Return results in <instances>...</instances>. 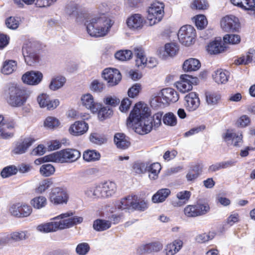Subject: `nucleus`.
Here are the masks:
<instances>
[{
  "mask_svg": "<svg viewBox=\"0 0 255 255\" xmlns=\"http://www.w3.org/2000/svg\"><path fill=\"white\" fill-rule=\"evenodd\" d=\"M127 124L132 126L135 132L139 134L150 132L153 125L149 120L148 108L140 102L136 104L127 119Z\"/></svg>",
  "mask_w": 255,
  "mask_h": 255,
  "instance_id": "1",
  "label": "nucleus"
},
{
  "mask_svg": "<svg viewBox=\"0 0 255 255\" xmlns=\"http://www.w3.org/2000/svg\"><path fill=\"white\" fill-rule=\"evenodd\" d=\"M112 25L111 20L107 17H94L87 24V31L92 37H104L107 34Z\"/></svg>",
  "mask_w": 255,
  "mask_h": 255,
  "instance_id": "2",
  "label": "nucleus"
},
{
  "mask_svg": "<svg viewBox=\"0 0 255 255\" xmlns=\"http://www.w3.org/2000/svg\"><path fill=\"white\" fill-rule=\"evenodd\" d=\"M81 157L80 152L76 149L66 148L45 156L46 161L54 162L72 163Z\"/></svg>",
  "mask_w": 255,
  "mask_h": 255,
  "instance_id": "3",
  "label": "nucleus"
},
{
  "mask_svg": "<svg viewBox=\"0 0 255 255\" xmlns=\"http://www.w3.org/2000/svg\"><path fill=\"white\" fill-rule=\"evenodd\" d=\"M9 97L7 102L12 107H18L26 102L28 95L26 90L16 86H11L8 88Z\"/></svg>",
  "mask_w": 255,
  "mask_h": 255,
  "instance_id": "4",
  "label": "nucleus"
},
{
  "mask_svg": "<svg viewBox=\"0 0 255 255\" xmlns=\"http://www.w3.org/2000/svg\"><path fill=\"white\" fill-rule=\"evenodd\" d=\"M74 214L75 213L71 211L61 214L51 219V220L52 221L38 225L36 227V229L39 232L44 233L56 232L59 230H61L60 224L59 220L74 215Z\"/></svg>",
  "mask_w": 255,
  "mask_h": 255,
  "instance_id": "5",
  "label": "nucleus"
},
{
  "mask_svg": "<svg viewBox=\"0 0 255 255\" xmlns=\"http://www.w3.org/2000/svg\"><path fill=\"white\" fill-rule=\"evenodd\" d=\"M210 207L207 202H196L195 204L188 205L183 209V213L187 218H195L208 213Z\"/></svg>",
  "mask_w": 255,
  "mask_h": 255,
  "instance_id": "6",
  "label": "nucleus"
},
{
  "mask_svg": "<svg viewBox=\"0 0 255 255\" xmlns=\"http://www.w3.org/2000/svg\"><path fill=\"white\" fill-rule=\"evenodd\" d=\"M164 8L163 2L155 1L151 4L148 9L147 17L150 25H154L161 20L164 14Z\"/></svg>",
  "mask_w": 255,
  "mask_h": 255,
  "instance_id": "7",
  "label": "nucleus"
},
{
  "mask_svg": "<svg viewBox=\"0 0 255 255\" xmlns=\"http://www.w3.org/2000/svg\"><path fill=\"white\" fill-rule=\"evenodd\" d=\"M22 54L27 65L35 66L40 61V56L35 46L31 42L25 43L22 48Z\"/></svg>",
  "mask_w": 255,
  "mask_h": 255,
  "instance_id": "8",
  "label": "nucleus"
},
{
  "mask_svg": "<svg viewBox=\"0 0 255 255\" xmlns=\"http://www.w3.org/2000/svg\"><path fill=\"white\" fill-rule=\"evenodd\" d=\"M196 37V30L190 25L182 26L178 32V38L180 42L186 46L193 44L195 41Z\"/></svg>",
  "mask_w": 255,
  "mask_h": 255,
  "instance_id": "9",
  "label": "nucleus"
},
{
  "mask_svg": "<svg viewBox=\"0 0 255 255\" xmlns=\"http://www.w3.org/2000/svg\"><path fill=\"white\" fill-rule=\"evenodd\" d=\"M9 214L17 218L29 217L32 212V207L24 202H17L12 204L8 209Z\"/></svg>",
  "mask_w": 255,
  "mask_h": 255,
  "instance_id": "10",
  "label": "nucleus"
},
{
  "mask_svg": "<svg viewBox=\"0 0 255 255\" xmlns=\"http://www.w3.org/2000/svg\"><path fill=\"white\" fill-rule=\"evenodd\" d=\"M49 200L54 205L66 204L69 196L66 189L63 187H55L49 193Z\"/></svg>",
  "mask_w": 255,
  "mask_h": 255,
  "instance_id": "11",
  "label": "nucleus"
},
{
  "mask_svg": "<svg viewBox=\"0 0 255 255\" xmlns=\"http://www.w3.org/2000/svg\"><path fill=\"white\" fill-rule=\"evenodd\" d=\"M103 77L107 81L109 86L113 87L119 84L122 79L120 71L115 68H109L104 70Z\"/></svg>",
  "mask_w": 255,
  "mask_h": 255,
  "instance_id": "12",
  "label": "nucleus"
},
{
  "mask_svg": "<svg viewBox=\"0 0 255 255\" xmlns=\"http://www.w3.org/2000/svg\"><path fill=\"white\" fill-rule=\"evenodd\" d=\"M36 141V139L32 136H29L21 139L15 142L12 152L15 154H22L25 153L28 148Z\"/></svg>",
  "mask_w": 255,
  "mask_h": 255,
  "instance_id": "13",
  "label": "nucleus"
},
{
  "mask_svg": "<svg viewBox=\"0 0 255 255\" xmlns=\"http://www.w3.org/2000/svg\"><path fill=\"white\" fill-rule=\"evenodd\" d=\"M221 26L226 31H236L240 27L239 19L234 15H226L222 18Z\"/></svg>",
  "mask_w": 255,
  "mask_h": 255,
  "instance_id": "14",
  "label": "nucleus"
},
{
  "mask_svg": "<svg viewBox=\"0 0 255 255\" xmlns=\"http://www.w3.org/2000/svg\"><path fill=\"white\" fill-rule=\"evenodd\" d=\"M37 101L41 108H46L48 110H52L56 108L59 105L58 99L51 100L46 94H42L37 97Z\"/></svg>",
  "mask_w": 255,
  "mask_h": 255,
  "instance_id": "15",
  "label": "nucleus"
},
{
  "mask_svg": "<svg viewBox=\"0 0 255 255\" xmlns=\"http://www.w3.org/2000/svg\"><path fill=\"white\" fill-rule=\"evenodd\" d=\"M43 79V75L39 71H31L27 72L22 76L24 83L30 85H36L39 84Z\"/></svg>",
  "mask_w": 255,
  "mask_h": 255,
  "instance_id": "16",
  "label": "nucleus"
},
{
  "mask_svg": "<svg viewBox=\"0 0 255 255\" xmlns=\"http://www.w3.org/2000/svg\"><path fill=\"white\" fill-rule=\"evenodd\" d=\"M194 78L185 74L180 76V80L176 83V87L182 93L187 92L192 89Z\"/></svg>",
  "mask_w": 255,
  "mask_h": 255,
  "instance_id": "17",
  "label": "nucleus"
},
{
  "mask_svg": "<svg viewBox=\"0 0 255 255\" xmlns=\"http://www.w3.org/2000/svg\"><path fill=\"white\" fill-rule=\"evenodd\" d=\"M185 106L189 111L196 110L199 106L200 101L198 95L195 92L188 93L184 98Z\"/></svg>",
  "mask_w": 255,
  "mask_h": 255,
  "instance_id": "18",
  "label": "nucleus"
},
{
  "mask_svg": "<svg viewBox=\"0 0 255 255\" xmlns=\"http://www.w3.org/2000/svg\"><path fill=\"white\" fill-rule=\"evenodd\" d=\"M227 48L225 42L219 38L211 42L207 46V50L210 54H217L224 52Z\"/></svg>",
  "mask_w": 255,
  "mask_h": 255,
  "instance_id": "19",
  "label": "nucleus"
},
{
  "mask_svg": "<svg viewBox=\"0 0 255 255\" xmlns=\"http://www.w3.org/2000/svg\"><path fill=\"white\" fill-rule=\"evenodd\" d=\"M83 105L90 110L92 113H97L102 105L94 101L93 96L90 94H85L81 97Z\"/></svg>",
  "mask_w": 255,
  "mask_h": 255,
  "instance_id": "20",
  "label": "nucleus"
},
{
  "mask_svg": "<svg viewBox=\"0 0 255 255\" xmlns=\"http://www.w3.org/2000/svg\"><path fill=\"white\" fill-rule=\"evenodd\" d=\"M161 97L164 103L167 104L175 103L179 99V95L177 92L171 88L163 89L161 91Z\"/></svg>",
  "mask_w": 255,
  "mask_h": 255,
  "instance_id": "21",
  "label": "nucleus"
},
{
  "mask_svg": "<svg viewBox=\"0 0 255 255\" xmlns=\"http://www.w3.org/2000/svg\"><path fill=\"white\" fill-rule=\"evenodd\" d=\"M89 128L87 123L84 121H76L70 126L69 131L75 136L81 135L87 132Z\"/></svg>",
  "mask_w": 255,
  "mask_h": 255,
  "instance_id": "22",
  "label": "nucleus"
},
{
  "mask_svg": "<svg viewBox=\"0 0 255 255\" xmlns=\"http://www.w3.org/2000/svg\"><path fill=\"white\" fill-rule=\"evenodd\" d=\"M83 219L81 217L73 216V215L59 220L61 230L70 228L75 225L80 224Z\"/></svg>",
  "mask_w": 255,
  "mask_h": 255,
  "instance_id": "23",
  "label": "nucleus"
},
{
  "mask_svg": "<svg viewBox=\"0 0 255 255\" xmlns=\"http://www.w3.org/2000/svg\"><path fill=\"white\" fill-rule=\"evenodd\" d=\"M183 242L180 239L173 241L166 245L163 250L164 255H174L177 254L183 247Z\"/></svg>",
  "mask_w": 255,
  "mask_h": 255,
  "instance_id": "24",
  "label": "nucleus"
},
{
  "mask_svg": "<svg viewBox=\"0 0 255 255\" xmlns=\"http://www.w3.org/2000/svg\"><path fill=\"white\" fill-rule=\"evenodd\" d=\"M144 19L140 14H133L127 20V24L130 29H137L143 26Z\"/></svg>",
  "mask_w": 255,
  "mask_h": 255,
  "instance_id": "25",
  "label": "nucleus"
},
{
  "mask_svg": "<svg viewBox=\"0 0 255 255\" xmlns=\"http://www.w3.org/2000/svg\"><path fill=\"white\" fill-rule=\"evenodd\" d=\"M222 137L224 141L228 142L232 141V144L235 146H238L240 143L243 142V135L242 134L240 135L236 133L232 132L230 129H227L226 133L222 135Z\"/></svg>",
  "mask_w": 255,
  "mask_h": 255,
  "instance_id": "26",
  "label": "nucleus"
},
{
  "mask_svg": "<svg viewBox=\"0 0 255 255\" xmlns=\"http://www.w3.org/2000/svg\"><path fill=\"white\" fill-rule=\"evenodd\" d=\"M114 142L117 147L121 149H126L130 145L129 137L123 133H117L115 134Z\"/></svg>",
  "mask_w": 255,
  "mask_h": 255,
  "instance_id": "27",
  "label": "nucleus"
},
{
  "mask_svg": "<svg viewBox=\"0 0 255 255\" xmlns=\"http://www.w3.org/2000/svg\"><path fill=\"white\" fill-rule=\"evenodd\" d=\"M203 165L197 163L191 165L188 172L186 175L187 181H194L202 173Z\"/></svg>",
  "mask_w": 255,
  "mask_h": 255,
  "instance_id": "28",
  "label": "nucleus"
},
{
  "mask_svg": "<svg viewBox=\"0 0 255 255\" xmlns=\"http://www.w3.org/2000/svg\"><path fill=\"white\" fill-rule=\"evenodd\" d=\"M163 248V245L160 242H154L147 244L140 248V253L149 254L152 252H158Z\"/></svg>",
  "mask_w": 255,
  "mask_h": 255,
  "instance_id": "29",
  "label": "nucleus"
},
{
  "mask_svg": "<svg viewBox=\"0 0 255 255\" xmlns=\"http://www.w3.org/2000/svg\"><path fill=\"white\" fill-rule=\"evenodd\" d=\"M201 67V63L199 60L191 58L186 60L183 64V70L186 72L195 71Z\"/></svg>",
  "mask_w": 255,
  "mask_h": 255,
  "instance_id": "30",
  "label": "nucleus"
},
{
  "mask_svg": "<svg viewBox=\"0 0 255 255\" xmlns=\"http://www.w3.org/2000/svg\"><path fill=\"white\" fill-rule=\"evenodd\" d=\"M26 231L14 232L10 234L9 238L0 239V244H5L8 243L10 239L18 242L25 240L28 238Z\"/></svg>",
  "mask_w": 255,
  "mask_h": 255,
  "instance_id": "31",
  "label": "nucleus"
},
{
  "mask_svg": "<svg viewBox=\"0 0 255 255\" xmlns=\"http://www.w3.org/2000/svg\"><path fill=\"white\" fill-rule=\"evenodd\" d=\"M231 1L243 9L255 12V0H231Z\"/></svg>",
  "mask_w": 255,
  "mask_h": 255,
  "instance_id": "32",
  "label": "nucleus"
},
{
  "mask_svg": "<svg viewBox=\"0 0 255 255\" xmlns=\"http://www.w3.org/2000/svg\"><path fill=\"white\" fill-rule=\"evenodd\" d=\"M171 194V191L168 188H162L158 190L152 197L153 203H158L164 202Z\"/></svg>",
  "mask_w": 255,
  "mask_h": 255,
  "instance_id": "33",
  "label": "nucleus"
},
{
  "mask_svg": "<svg viewBox=\"0 0 255 255\" xmlns=\"http://www.w3.org/2000/svg\"><path fill=\"white\" fill-rule=\"evenodd\" d=\"M136 57L135 64L138 67H145L147 58L144 55L143 49L141 47H137L134 49Z\"/></svg>",
  "mask_w": 255,
  "mask_h": 255,
  "instance_id": "34",
  "label": "nucleus"
},
{
  "mask_svg": "<svg viewBox=\"0 0 255 255\" xmlns=\"http://www.w3.org/2000/svg\"><path fill=\"white\" fill-rule=\"evenodd\" d=\"M229 77V72L222 69L217 70L213 75L214 80L218 84L226 83L228 81Z\"/></svg>",
  "mask_w": 255,
  "mask_h": 255,
  "instance_id": "35",
  "label": "nucleus"
},
{
  "mask_svg": "<svg viewBox=\"0 0 255 255\" xmlns=\"http://www.w3.org/2000/svg\"><path fill=\"white\" fill-rule=\"evenodd\" d=\"M101 154L96 150L87 149L83 153V160L86 162H95L100 160Z\"/></svg>",
  "mask_w": 255,
  "mask_h": 255,
  "instance_id": "36",
  "label": "nucleus"
},
{
  "mask_svg": "<svg viewBox=\"0 0 255 255\" xmlns=\"http://www.w3.org/2000/svg\"><path fill=\"white\" fill-rule=\"evenodd\" d=\"M205 95L206 102L211 106L217 105L221 99V95L217 92L207 91Z\"/></svg>",
  "mask_w": 255,
  "mask_h": 255,
  "instance_id": "37",
  "label": "nucleus"
},
{
  "mask_svg": "<svg viewBox=\"0 0 255 255\" xmlns=\"http://www.w3.org/2000/svg\"><path fill=\"white\" fill-rule=\"evenodd\" d=\"M31 205L35 209H40L46 206L47 199L43 196H36L30 200Z\"/></svg>",
  "mask_w": 255,
  "mask_h": 255,
  "instance_id": "38",
  "label": "nucleus"
},
{
  "mask_svg": "<svg viewBox=\"0 0 255 255\" xmlns=\"http://www.w3.org/2000/svg\"><path fill=\"white\" fill-rule=\"evenodd\" d=\"M254 58H255V50L252 49L249 50L246 55H244L236 61V64H248L251 63Z\"/></svg>",
  "mask_w": 255,
  "mask_h": 255,
  "instance_id": "39",
  "label": "nucleus"
},
{
  "mask_svg": "<svg viewBox=\"0 0 255 255\" xmlns=\"http://www.w3.org/2000/svg\"><path fill=\"white\" fill-rule=\"evenodd\" d=\"M111 222L102 219H97L93 223V228L97 231H103L109 229Z\"/></svg>",
  "mask_w": 255,
  "mask_h": 255,
  "instance_id": "40",
  "label": "nucleus"
},
{
  "mask_svg": "<svg viewBox=\"0 0 255 255\" xmlns=\"http://www.w3.org/2000/svg\"><path fill=\"white\" fill-rule=\"evenodd\" d=\"M161 169V165L158 162H155L149 166L148 165L147 171L149 173V178L152 180L157 179Z\"/></svg>",
  "mask_w": 255,
  "mask_h": 255,
  "instance_id": "41",
  "label": "nucleus"
},
{
  "mask_svg": "<svg viewBox=\"0 0 255 255\" xmlns=\"http://www.w3.org/2000/svg\"><path fill=\"white\" fill-rule=\"evenodd\" d=\"M135 196V195H128L123 198L120 202L121 204L119 206V208L121 209H132Z\"/></svg>",
  "mask_w": 255,
  "mask_h": 255,
  "instance_id": "42",
  "label": "nucleus"
},
{
  "mask_svg": "<svg viewBox=\"0 0 255 255\" xmlns=\"http://www.w3.org/2000/svg\"><path fill=\"white\" fill-rule=\"evenodd\" d=\"M16 62L12 60L5 61L1 69V72L5 75H8L12 73L16 68Z\"/></svg>",
  "mask_w": 255,
  "mask_h": 255,
  "instance_id": "43",
  "label": "nucleus"
},
{
  "mask_svg": "<svg viewBox=\"0 0 255 255\" xmlns=\"http://www.w3.org/2000/svg\"><path fill=\"white\" fill-rule=\"evenodd\" d=\"M18 172L17 167L14 165H10L4 167L0 172L3 178H6L15 175Z\"/></svg>",
  "mask_w": 255,
  "mask_h": 255,
  "instance_id": "44",
  "label": "nucleus"
},
{
  "mask_svg": "<svg viewBox=\"0 0 255 255\" xmlns=\"http://www.w3.org/2000/svg\"><path fill=\"white\" fill-rule=\"evenodd\" d=\"M102 184L107 197L112 196L116 192L117 186L115 182L107 181Z\"/></svg>",
  "mask_w": 255,
  "mask_h": 255,
  "instance_id": "45",
  "label": "nucleus"
},
{
  "mask_svg": "<svg viewBox=\"0 0 255 255\" xmlns=\"http://www.w3.org/2000/svg\"><path fill=\"white\" fill-rule=\"evenodd\" d=\"M209 7V4L207 0H194L191 4L192 9L204 10Z\"/></svg>",
  "mask_w": 255,
  "mask_h": 255,
  "instance_id": "46",
  "label": "nucleus"
},
{
  "mask_svg": "<svg viewBox=\"0 0 255 255\" xmlns=\"http://www.w3.org/2000/svg\"><path fill=\"white\" fill-rule=\"evenodd\" d=\"M134 199L133 210L143 211L148 208L147 202L144 200L138 198L136 195L134 197Z\"/></svg>",
  "mask_w": 255,
  "mask_h": 255,
  "instance_id": "47",
  "label": "nucleus"
},
{
  "mask_svg": "<svg viewBox=\"0 0 255 255\" xmlns=\"http://www.w3.org/2000/svg\"><path fill=\"white\" fill-rule=\"evenodd\" d=\"M98 113V117L101 121H104L106 119L109 118L113 114V110L108 107H102L99 108L97 112Z\"/></svg>",
  "mask_w": 255,
  "mask_h": 255,
  "instance_id": "48",
  "label": "nucleus"
},
{
  "mask_svg": "<svg viewBox=\"0 0 255 255\" xmlns=\"http://www.w3.org/2000/svg\"><path fill=\"white\" fill-rule=\"evenodd\" d=\"M5 119L2 115H0V137L3 139H8L11 138L14 135V133L7 132L4 128Z\"/></svg>",
  "mask_w": 255,
  "mask_h": 255,
  "instance_id": "49",
  "label": "nucleus"
},
{
  "mask_svg": "<svg viewBox=\"0 0 255 255\" xmlns=\"http://www.w3.org/2000/svg\"><path fill=\"white\" fill-rule=\"evenodd\" d=\"M55 171L54 166L51 164H43L39 170L40 174L44 177H48L53 175Z\"/></svg>",
  "mask_w": 255,
  "mask_h": 255,
  "instance_id": "50",
  "label": "nucleus"
},
{
  "mask_svg": "<svg viewBox=\"0 0 255 255\" xmlns=\"http://www.w3.org/2000/svg\"><path fill=\"white\" fill-rule=\"evenodd\" d=\"M164 49L167 55L170 57H173L178 53L179 48L177 44L174 43H168L165 45Z\"/></svg>",
  "mask_w": 255,
  "mask_h": 255,
  "instance_id": "51",
  "label": "nucleus"
},
{
  "mask_svg": "<svg viewBox=\"0 0 255 255\" xmlns=\"http://www.w3.org/2000/svg\"><path fill=\"white\" fill-rule=\"evenodd\" d=\"M66 82V79L63 76H58L52 80L49 88L52 90H56L62 87Z\"/></svg>",
  "mask_w": 255,
  "mask_h": 255,
  "instance_id": "52",
  "label": "nucleus"
},
{
  "mask_svg": "<svg viewBox=\"0 0 255 255\" xmlns=\"http://www.w3.org/2000/svg\"><path fill=\"white\" fill-rule=\"evenodd\" d=\"M132 52L129 50H122L117 52L115 54L116 59L121 61H127L131 58Z\"/></svg>",
  "mask_w": 255,
  "mask_h": 255,
  "instance_id": "53",
  "label": "nucleus"
},
{
  "mask_svg": "<svg viewBox=\"0 0 255 255\" xmlns=\"http://www.w3.org/2000/svg\"><path fill=\"white\" fill-rule=\"evenodd\" d=\"M191 196L190 191L184 190L179 192L176 194V197L180 201V203H177L179 206L185 204L189 200Z\"/></svg>",
  "mask_w": 255,
  "mask_h": 255,
  "instance_id": "54",
  "label": "nucleus"
},
{
  "mask_svg": "<svg viewBox=\"0 0 255 255\" xmlns=\"http://www.w3.org/2000/svg\"><path fill=\"white\" fill-rule=\"evenodd\" d=\"M148 164L142 162H135L132 166V170L136 174H142L147 171Z\"/></svg>",
  "mask_w": 255,
  "mask_h": 255,
  "instance_id": "55",
  "label": "nucleus"
},
{
  "mask_svg": "<svg viewBox=\"0 0 255 255\" xmlns=\"http://www.w3.org/2000/svg\"><path fill=\"white\" fill-rule=\"evenodd\" d=\"M162 118L163 119V113L158 112L151 117L149 112V120L153 125V128H158L161 125Z\"/></svg>",
  "mask_w": 255,
  "mask_h": 255,
  "instance_id": "56",
  "label": "nucleus"
},
{
  "mask_svg": "<svg viewBox=\"0 0 255 255\" xmlns=\"http://www.w3.org/2000/svg\"><path fill=\"white\" fill-rule=\"evenodd\" d=\"M53 184V181L51 179L47 178L43 180L36 189V192L38 193H42L45 192Z\"/></svg>",
  "mask_w": 255,
  "mask_h": 255,
  "instance_id": "57",
  "label": "nucleus"
},
{
  "mask_svg": "<svg viewBox=\"0 0 255 255\" xmlns=\"http://www.w3.org/2000/svg\"><path fill=\"white\" fill-rule=\"evenodd\" d=\"M60 124L59 121L57 118L53 117H48L44 122V126L50 129H54L58 127Z\"/></svg>",
  "mask_w": 255,
  "mask_h": 255,
  "instance_id": "58",
  "label": "nucleus"
},
{
  "mask_svg": "<svg viewBox=\"0 0 255 255\" xmlns=\"http://www.w3.org/2000/svg\"><path fill=\"white\" fill-rule=\"evenodd\" d=\"M208 24V21L204 15H197L195 17V25L198 29H204Z\"/></svg>",
  "mask_w": 255,
  "mask_h": 255,
  "instance_id": "59",
  "label": "nucleus"
},
{
  "mask_svg": "<svg viewBox=\"0 0 255 255\" xmlns=\"http://www.w3.org/2000/svg\"><path fill=\"white\" fill-rule=\"evenodd\" d=\"M163 122L165 125L174 126L177 124V119L172 113H168L163 117Z\"/></svg>",
  "mask_w": 255,
  "mask_h": 255,
  "instance_id": "60",
  "label": "nucleus"
},
{
  "mask_svg": "<svg viewBox=\"0 0 255 255\" xmlns=\"http://www.w3.org/2000/svg\"><path fill=\"white\" fill-rule=\"evenodd\" d=\"M5 23L7 28L14 30L19 26V20L18 17L10 16L6 19Z\"/></svg>",
  "mask_w": 255,
  "mask_h": 255,
  "instance_id": "61",
  "label": "nucleus"
},
{
  "mask_svg": "<svg viewBox=\"0 0 255 255\" xmlns=\"http://www.w3.org/2000/svg\"><path fill=\"white\" fill-rule=\"evenodd\" d=\"M215 236V234L213 232H209L208 233H202L198 235L196 240L199 243H204L212 240Z\"/></svg>",
  "mask_w": 255,
  "mask_h": 255,
  "instance_id": "62",
  "label": "nucleus"
},
{
  "mask_svg": "<svg viewBox=\"0 0 255 255\" xmlns=\"http://www.w3.org/2000/svg\"><path fill=\"white\" fill-rule=\"evenodd\" d=\"M224 41L226 44H236L240 42L241 37L237 34H226L224 36Z\"/></svg>",
  "mask_w": 255,
  "mask_h": 255,
  "instance_id": "63",
  "label": "nucleus"
},
{
  "mask_svg": "<svg viewBox=\"0 0 255 255\" xmlns=\"http://www.w3.org/2000/svg\"><path fill=\"white\" fill-rule=\"evenodd\" d=\"M90 246L87 243L78 244L76 249V252L79 255H86L90 251Z\"/></svg>",
  "mask_w": 255,
  "mask_h": 255,
  "instance_id": "64",
  "label": "nucleus"
}]
</instances>
